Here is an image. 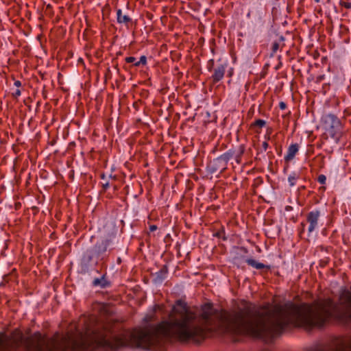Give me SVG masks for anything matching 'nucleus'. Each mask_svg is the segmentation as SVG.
<instances>
[{
  "label": "nucleus",
  "mask_w": 351,
  "mask_h": 351,
  "mask_svg": "<svg viewBox=\"0 0 351 351\" xmlns=\"http://www.w3.org/2000/svg\"><path fill=\"white\" fill-rule=\"evenodd\" d=\"M160 308L155 305L143 318L147 324L132 331L106 324L85 332H68V351H117L124 347L149 349L173 339L199 343L215 332L262 339L275 337L292 328H322L330 319L343 321V287L339 291L338 303L328 298L311 303L287 302L272 307L267 303L256 309L251 302L242 300L229 310L218 309L206 302L193 311L184 301L178 300L169 319L150 324Z\"/></svg>",
  "instance_id": "1"
},
{
  "label": "nucleus",
  "mask_w": 351,
  "mask_h": 351,
  "mask_svg": "<svg viewBox=\"0 0 351 351\" xmlns=\"http://www.w3.org/2000/svg\"><path fill=\"white\" fill-rule=\"evenodd\" d=\"M325 132L338 143L343 135V125L341 120L332 113L326 114L322 117Z\"/></svg>",
  "instance_id": "2"
},
{
  "label": "nucleus",
  "mask_w": 351,
  "mask_h": 351,
  "mask_svg": "<svg viewBox=\"0 0 351 351\" xmlns=\"http://www.w3.org/2000/svg\"><path fill=\"white\" fill-rule=\"evenodd\" d=\"M234 155L235 151L230 149L219 157L214 158L208 165V171L212 174L223 172L227 169L228 162Z\"/></svg>",
  "instance_id": "3"
},
{
  "label": "nucleus",
  "mask_w": 351,
  "mask_h": 351,
  "mask_svg": "<svg viewBox=\"0 0 351 351\" xmlns=\"http://www.w3.org/2000/svg\"><path fill=\"white\" fill-rule=\"evenodd\" d=\"M114 239L115 235L112 233L106 237L101 238L92 247V249L96 254L97 259L100 258L102 260L106 252L112 249Z\"/></svg>",
  "instance_id": "4"
},
{
  "label": "nucleus",
  "mask_w": 351,
  "mask_h": 351,
  "mask_svg": "<svg viewBox=\"0 0 351 351\" xmlns=\"http://www.w3.org/2000/svg\"><path fill=\"white\" fill-rule=\"evenodd\" d=\"M320 211L317 209L313 210L306 215V222L308 226V237H311L313 232L318 228Z\"/></svg>",
  "instance_id": "5"
},
{
  "label": "nucleus",
  "mask_w": 351,
  "mask_h": 351,
  "mask_svg": "<svg viewBox=\"0 0 351 351\" xmlns=\"http://www.w3.org/2000/svg\"><path fill=\"white\" fill-rule=\"evenodd\" d=\"M95 258H96V254L92 247L87 249L83 253L81 258L82 268L88 270Z\"/></svg>",
  "instance_id": "6"
},
{
  "label": "nucleus",
  "mask_w": 351,
  "mask_h": 351,
  "mask_svg": "<svg viewBox=\"0 0 351 351\" xmlns=\"http://www.w3.org/2000/svg\"><path fill=\"white\" fill-rule=\"evenodd\" d=\"M92 286L93 287H99L104 289L111 287L112 282L106 272L103 274L101 277L94 278L92 281Z\"/></svg>",
  "instance_id": "7"
},
{
  "label": "nucleus",
  "mask_w": 351,
  "mask_h": 351,
  "mask_svg": "<svg viewBox=\"0 0 351 351\" xmlns=\"http://www.w3.org/2000/svg\"><path fill=\"white\" fill-rule=\"evenodd\" d=\"M227 64H220L213 69V74L211 77L213 83H217L221 80L224 76Z\"/></svg>",
  "instance_id": "8"
},
{
  "label": "nucleus",
  "mask_w": 351,
  "mask_h": 351,
  "mask_svg": "<svg viewBox=\"0 0 351 351\" xmlns=\"http://www.w3.org/2000/svg\"><path fill=\"white\" fill-rule=\"evenodd\" d=\"M298 151L299 145L298 143H293L290 145L288 147L287 152L284 157L285 160L287 162L292 160Z\"/></svg>",
  "instance_id": "9"
},
{
  "label": "nucleus",
  "mask_w": 351,
  "mask_h": 351,
  "mask_svg": "<svg viewBox=\"0 0 351 351\" xmlns=\"http://www.w3.org/2000/svg\"><path fill=\"white\" fill-rule=\"evenodd\" d=\"M117 21L118 23L124 24L128 27L129 23L132 22V18L128 14H123L121 9H117Z\"/></svg>",
  "instance_id": "10"
},
{
  "label": "nucleus",
  "mask_w": 351,
  "mask_h": 351,
  "mask_svg": "<svg viewBox=\"0 0 351 351\" xmlns=\"http://www.w3.org/2000/svg\"><path fill=\"white\" fill-rule=\"evenodd\" d=\"M167 275V268L165 265L158 272L156 273V277L154 282L156 283H161L166 278Z\"/></svg>",
  "instance_id": "11"
},
{
  "label": "nucleus",
  "mask_w": 351,
  "mask_h": 351,
  "mask_svg": "<svg viewBox=\"0 0 351 351\" xmlns=\"http://www.w3.org/2000/svg\"><path fill=\"white\" fill-rule=\"evenodd\" d=\"M245 263H247L251 267L256 268L257 269H262L265 268L269 269L270 268L269 265H265L262 263H258L256 260L251 258H247L245 260Z\"/></svg>",
  "instance_id": "12"
},
{
  "label": "nucleus",
  "mask_w": 351,
  "mask_h": 351,
  "mask_svg": "<svg viewBox=\"0 0 351 351\" xmlns=\"http://www.w3.org/2000/svg\"><path fill=\"white\" fill-rule=\"evenodd\" d=\"M298 178V176L295 172H292L288 177V182L290 186H293L295 184V181Z\"/></svg>",
  "instance_id": "13"
},
{
  "label": "nucleus",
  "mask_w": 351,
  "mask_h": 351,
  "mask_svg": "<svg viewBox=\"0 0 351 351\" xmlns=\"http://www.w3.org/2000/svg\"><path fill=\"white\" fill-rule=\"evenodd\" d=\"M147 64V57L145 56H141L139 60L134 64V66L138 67L141 65Z\"/></svg>",
  "instance_id": "14"
},
{
  "label": "nucleus",
  "mask_w": 351,
  "mask_h": 351,
  "mask_svg": "<svg viewBox=\"0 0 351 351\" xmlns=\"http://www.w3.org/2000/svg\"><path fill=\"white\" fill-rule=\"evenodd\" d=\"M100 177L101 180H106L102 183V188L104 191H106L110 186L109 181L107 180V177L104 173H101Z\"/></svg>",
  "instance_id": "15"
},
{
  "label": "nucleus",
  "mask_w": 351,
  "mask_h": 351,
  "mask_svg": "<svg viewBox=\"0 0 351 351\" xmlns=\"http://www.w3.org/2000/svg\"><path fill=\"white\" fill-rule=\"evenodd\" d=\"M266 125V121L265 120H263V119H257L252 124V126L253 127H258V128H263L264 126H265Z\"/></svg>",
  "instance_id": "16"
},
{
  "label": "nucleus",
  "mask_w": 351,
  "mask_h": 351,
  "mask_svg": "<svg viewBox=\"0 0 351 351\" xmlns=\"http://www.w3.org/2000/svg\"><path fill=\"white\" fill-rule=\"evenodd\" d=\"M225 232L223 230H219L217 232H215L213 236L217 238H222L223 240H226V237L224 236Z\"/></svg>",
  "instance_id": "17"
},
{
  "label": "nucleus",
  "mask_w": 351,
  "mask_h": 351,
  "mask_svg": "<svg viewBox=\"0 0 351 351\" xmlns=\"http://www.w3.org/2000/svg\"><path fill=\"white\" fill-rule=\"evenodd\" d=\"M317 182L322 184H325L326 182V177L323 174H320L317 177Z\"/></svg>",
  "instance_id": "18"
},
{
  "label": "nucleus",
  "mask_w": 351,
  "mask_h": 351,
  "mask_svg": "<svg viewBox=\"0 0 351 351\" xmlns=\"http://www.w3.org/2000/svg\"><path fill=\"white\" fill-rule=\"evenodd\" d=\"M278 49H279V43L278 42L273 43L272 47H271V50H272L271 56H273V54L275 53L278 51Z\"/></svg>",
  "instance_id": "19"
},
{
  "label": "nucleus",
  "mask_w": 351,
  "mask_h": 351,
  "mask_svg": "<svg viewBox=\"0 0 351 351\" xmlns=\"http://www.w3.org/2000/svg\"><path fill=\"white\" fill-rule=\"evenodd\" d=\"M125 60L127 63H132L133 64L137 62L136 61V58L133 56L127 57Z\"/></svg>",
  "instance_id": "20"
},
{
  "label": "nucleus",
  "mask_w": 351,
  "mask_h": 351,
  "mask_svg": "<svg viewBox=\"0 0 351 351\" xmlns=\"http://www.w3.org/2000/svg\"><path fill=\"white\" fill-rule=\"evenodd\" d=\"M340 5L347 9L351 8V2H345V1H341Z\"/></svg>",
  "instance_id": "21"
},
{
  "label": "nucleus",
  "mask_w": 351,
  "mask_h": 351,
  "mask_svg": "<svg viewBox=\"0 0 351 351\" xmlns=\"http://www.w3.org/2000/svg\"><path fill=\"white\" fill-rule=\"evenodd\" d=\"M213 66H214V60L213 59H211L208 62V66H207L208 70L209 71H211L213 68Z\"/></svg>",
  "instance_id": "22"
},
{
  "label": "nucleus",
  "mask_w": 351,
  "mask_h": 351,
  "mask_svg": "<svg viewBox=\"0 0 351 351\" xmlns=\"http://www.w3.org/2000/svg\"><path fill=\"white\" fill-rule=\"evenodd\" d=\"M325 79V75H320L316 77L315 82L319 84Z\"/></svg>",
  "instance_id": "23"
},
{
  "label": "nucleus",
  "mask_w": 351,
  "mask_h": 351,
  "mask_svg": "<svg viewBox=\"0 0 351 351\" xmlns=\"http://www.w3.org/2000/svg\"><path fill=\"white\" fill-rule=\"evenodd\" d=\"M306 351H325L324 349L320 347H313L308 348Z\"/></svg>",
  "instance_id": "24"
},
{
  "label": "nucleus",
  "mask_w": 351,
  "mask_h": 351,
  "mask_svg": "<svg viewBox=\"0 0 351 351\" xmlns=\"http://www.w3.org/2000/svg\"><path fill=\"white\" fill-rule=\"evenodd\" d=\"M243 152H244V149H243V147H241V152H240V154H239V155H238V156H236V160H237V162L238 163H239V158H240L241 156L243 154Z\"/></svg>",
  "instance_id": "25"
},
{
  "label": "nucleus",
  "mask_w": 351,
  "mask_h": 351,
  "mask_svg": "<svg viewBox=\"0 0 351 351\" xmlns=\"http://www.w3.org/2000/svg\"><path fill=\"white\" fill-rule=\"evenodd\" d=\"M268 147H269V144H268V143H267V142H266V141H264V142L263 143V144H262V148H263V150L264 152H265V151L267 149Z\"/></svg>",
  "instance_id": "26"
},
{
  "label": "nucleus",
  "mask_w": 351,
  "mask_h": 351,
  "mask_svg": "<svg viewBox=\"0 0 351 351\" xmlns=\"http://www.w3.org/2000/svg\"><path fill=\"white\" fill-rule=\"evenodd\" d=\"M300 226H301V230L300 231V234H302L304 232L306 223L304 222H302L300 223Z\"/></svg>",
  "instance_id": "27"
},
{
  "label": "nucleus",
  "mask_w": 351,
  "mask_h": 351,
  "mask_svg": "<svg viewBox=\"0 0 351 351\" xmlns=\"http://www.w3.org/2000/svg\"><path fill=\"white\" fill-rule=\"evenodd\" d=\"M21 95V92L19 89H16L15 92L13 93V96L14 97H18Z\"/></svg>",
  "instance_id": "28"
},
{
  "label": "nucleus",
  "mask_w": 351,
  "mask_h": 351,
  "mask_svg": "<svg viewBox=\"0 0 351 351\" xmlns=\"http://www.w3.org/2000/svg\"><path fill=\"white\" fill-rule=\"evenodd\" d=\"M279 107L281 110H285L287 108V105L284 101H280L279 104Z\"/></svg>",
  "instance_id": "29"
},
{
  "label": "nucleus",
  "mask_w": 351,
  "mask_h": 351,
  "mask_svg": "<svg viewBox=\"0 0 351 351\" xmlns=\"http://www.w3.org/2000/svg\"><path fill=\"white\" fill-rule=\"evenodd\" d=\"M157 228H158L157 226H156V225H151V226H149V231H150V232L155 231V230H157Z\"/></svg>",
  "instance_id": "30"
},
{
  "label": "nucleus",
  "mask_w": 351,
  "mask_h": 351,
  "mask_svg": "<svg viewBox=\"0 0 351 351\" xmlns=\"http://www.w3.org/2000/svg\"><path fill=\"white\" fill-rule=\"evenodd\" d=\"M14 85L16 87H20L21 86V82L19 80H16Z\"/></svg>",
  "instance_id": "31"
},
{
  "label": "nucleus",
  "mask_w": 351,
  "mask_h": 351,
  "mask_svg": "<svg viewBox=\"0 0 351 351\" xmlns=\"http://www.w3.org/2000/svg\"><path fill=\"white\" fill-rule=\"evenodd\" d=\"M250 16V12H248V13L247 14V17H248V18H249Z\"/></svg>",
  "instance_id": "32"
},
{
  "label": "nucleus",
  "mask_w": 351,
  "mask_h": 351,
  "mask_svg": "<svg viewBox=\"0 0 351 351\" xmlns=\"http://www.w3.org/2000/svg\"><path fill=\"white\" fill-rule=\"evenodd\" d=\"M304 1L305 0H300V2L302 3H304Z\"/></svg>",
  "instance_id": "33"
},
{
  "label": "nucleus",
  "mask_w": 351,
  "mask_h": 351,
  "mask_svg": "<svg viewBox=\"0 0 351 351\" xmlns=\"http://www.w3.org/2000/svg\"><path fill=\"white\" fill-rule=\"evenodd\" d=\"M315 1L316 3H319V2L320 1V0H315Z\"/></svg>",
  "instance_id": "34"
}]
</instances>
